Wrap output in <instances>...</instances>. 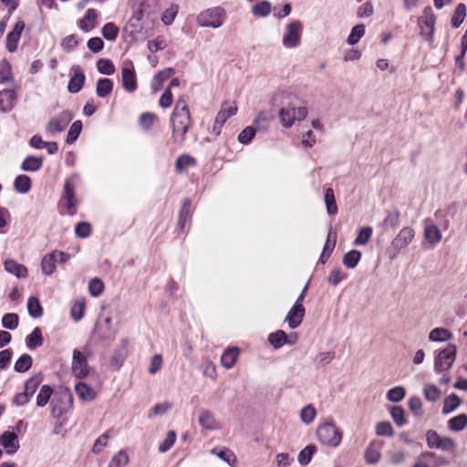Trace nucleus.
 <instances>
[{
  "mask_svg": "<svg viewBox=\"0 0 467 467\" xmlns=\"http://www.w3.org/2000/svg\"><path fill=\"white\" fill-rule=\"evenodd\" d=\"M272 103L273 106L279 108V119L285 128L291 127L296 120H302L307 115L306 108L298 106V98L291 92H276Z\"/></svg>",
  "mask_w": 467,
  "mask_h": 467,
  "instance_id": "1",
  "label": "nucleus"
},
{
  "mask_svg": "<svg viewBox=\"0 0 467 467\" xmlns=\"http://www.w3.org/2000/svg\"><path fill=\"white\" fill-rule=\"evenodd\" d=\"M190 125L191 115L187 102L183 97H181L171 115L172 139L175 143L182 144L185 140Z\"/></svg>",
  "mask_w": 467,
  "mask_h": 467,
  "instance_id": "2",
  "label": "nucleus"
},
{
  "mask_svg": "<svg viewBox=\"0 0 467 467\" xmlns=\"http://www.w3.org/2000/svg\"><path fill=\"white\" fill-rule=\"evenodd\" d=\"M80 182V176L78 173H72L66 178L63 185V191L61 193L58 206L61 209V213H67L74 215L77 213V206L78 204V199L76 195V189Z\"/></svg>",
  "mask_w": 467,
  "mask_h": 467,
  "instance_id": "3",
  "label": "nucleus"
},
{
  "mask_svg": "<svg viewBox=\"0 0 467 467\" xmlns=\"http://www.w3.org/2000/svg\"><path fill=\"white\" fill-rule=\"evenodd\" d=\"M318 441L327 446L337 448L342 441V432L332 421L325 422L317 430Z\"/></svg>",
  "mask_w": 467,
  "mask_h": 467,
  "instance_id": "4",
  "label": "nucleus"
},
{
  "mask_svg": "<svg viewBox=\"0 0 467 467\" xmlns=\"http://www.w3.org/2000/svg\"><path fill=\"white\" fill-rule=\"evenodd\" d=\"M225 19V10L221 6H215L200 13L197 23L202 27L218 28L223 26Z\"/></svg>",
  "mask_w": 467,
  "mask_h": 467,
  "instance_id": "5",
  "label": "nucleus"
},
{
  "mask_svg": "<svg viewBox=\"0 0 467 467\" xmlns=\"http://www.w3.org/2000/svg\"><path fill=\"white\" fill-rule=\"evenodd\" d=\"M414 236V229L409 226L402 228L390 243L388 249L389 257L395 259L400 251L407 247L412 242Z\"/></svg>",
  "mask_w": 467,
  "mask_h": 467,
  "instance_id": "6",
  "label": "nucleus"
},
{
  "mask_svg": "<svg viewBox=\"0 0 467 467\" xmlns=\"http://www.w3.org/2000/svg\"><path fill=\"white\" fill-rule=\"evenodd\" d=\"M436 16L431 6H427L423 10L422 16L418 19L420 36L429 43L433 41V34L435 30Z\"/></svg>",
  "mask_w": 467,
  "mask_h": 467,
  "instance_id": "7",
  "label": "nucleus"
},
{
  "mask_svg": "<svg viewBox=\"0 0 467 467\" xmlns=\"http://www.w3.org/2000/svg\"><path fill=\"white\" fill-rule=\"evenodd\" d=\"M303 32V24L299 20H294L285 26L282 37V44L285 48H295L299 46Z\"/></svg>",
  "mask_w": 467,
  "mask_h": 467,
  "instance_id": "8",
  "label": "nucleus"
},
{
  "mask_svg": "<svg viewBox=\"0 0 467 467\" xmlns=\"http://www.w3.org/2000/svg\"><path fill=\"white\" fill-rule=\"evenodd\" d=\"M426 442L430 449H438L442 451H452L456 446L451 438L441 436L434 430H429L426 432Z\"/></svg>",
  "mask_w": 467,
  "mask_h": 467,
  "instance_id": "9",
  "label": "nucleus"
},
{
  "mask_svg": "<svg viewBox=\"0 0 467 467\" xmlns=\"http://www.w3.org/2000/svg\"><path fill=\"white\" fill-rule=\"evenodd\" d=\"M456 357V347L454 345H448L445 348L441 350L434 361V369L437 372L448 370L453 364Z\"/></svg>",
  "mask_w": 467,
  "mask_h": 467,
  "instance_id": "10",
  "label": "nucleus"
},
{
  "mask_svg": "<svg viewBox=\"0 0 467 467\" xmlns=\"http://www.w3.org/2000/svg\"><path fill=\"white\" fill-rule=\"evenodd\" d=\"M72 119L73 114L69 110H63L48 121L46 127L47 133L54 135L63 131Z\"/></svg>",
  "mask_w": 467,
  "mask_h": 467,
  "instance_id": "11",
  "label": "nucleus"
},
{
  "mask_svg": "<svg viewBox=\"0 0 467 467\" xmlns=\"http://www.w3.org/2000/svg\"><path fill=\"white\" fill-rule=\"evenodd\" d=\"M72 371L77 378H85L89 372L87 356L78 349L73 350Z\"/></svg>",
  "mask_w": 467,
  "mask_h": 467,
  "instance_id": "12",
  "label": "nucleus"
},
{
  "mask_svg": "<svg viewBox=\"0 0 467 467\" xmlns=\"http://www.w3.org/2000/svg\"><path fill=\"white\" fill-rule=\"evenodd\" d=\"M24 28L25 23L23 21H18L15 25L13 30L7 34L5 39V47L9 52L14 53L16 51L18 42Z\"/></svg>",
  "mask_w": 467,
  "mask_h": 467,
  "instance_id": "13",
  "label": "nucleus"
},
{
  "mask_svg": "<svg viewBox=\"0 0 467 467\" xmlns=\"http://www.w3.org/2000/svg\"><path fill=\"white\" fill-rule=\"evenodd\" d=\"M122 87L128 92H134L137 89L136 73L133 67H123L121 69Z\"/></svg>",
  "mask_w": 467,
  "mask_h": 467,
  "instance_id": "14",
  "label": "nucleus"
},
{
  "mask_svg": "<svg viewBox=\"0 0 467 467\" xmlns=\"http://www.w3.org/2000/svg\"><path fill=\"white\" fill-rule=\"evenodd\" d=\"M305 316V307L302 304H295L289 310L285 321L290 328H296L302 322Z\"/></svg>",
  "mask_w": 467,
  "mask_h": 467,
  "instance_id": "15",
  "label": "nucleus"
},
{
  "mask_svg": "<svg viewBox=\"0 0 467 467\" xmlns=\"http://www.w3.org/2000/svg\"><path fill=\"white\" fill-rule=\"evenodd\" d=\"M0 443L8 454L15 453L19 448L18 438L14 431H5L0 437Z\"/></svg>",
  "mask_w": 467,
  "mask_h": 467,
  "instance_id": "16",
  "label": "nucleus"
},
{
  "mask_svg": "<svg viewBox=\"0 0 467 467\" xmlns=\"http://www.w3.org/2000/svg\"><path fill=\"white\" fill-rule=\"evenodd\" d=\"M441 233L431 219L424 221V238L431 244H436L441 240Z\"/></svg>",
  "mask_w": 467,
  "mask_h": 467,
  "instance_id": "17",
  "label": "nucleus"
},
{
  "mask_svg": "<svg viewBox=\"0 0 467 467\" xmlns=\"http://www.w3.org/2000/svg\"><path fill=\"white\" fill-rule=\"evenodd\" d=\"M98 24V12L89 8L87 10L83 18L78 21V27L84 32H90L97 26Z\"/></svg>",
  "mask_w": 467,
  "mask_h": 467,
  "instance_id": "18",
  "label": "nucleus"
},
{
  "mask_svg": "<svg viewBox=\"0 0 467 467\" xmlns=\"http://www.w3.org/2000/svg\"><path fill=\"white\" fill-rule=\"evenodd\" d=\"M16 94L13 89H4L0 91V110L9 112L15 107Z\"/></svg>",
  "mask_w": 467,
  "mask_h": 467,
  "instance_id": "19",
  "label": "nucleus"
},
{
  "mask_svg": "<svg viewBox=\"0 0 467 467\" xmlns=\"http://www.w3.org/2000/svg\"><path fill=\"white\" fill-rule=\"evenodd\" d=\"M382 443L379 441H372L365 451V460L369 464H376L381 457Z\"/></svg>",
  "mask_w": 467,
  "mask_h": 467,
  "instance_id": "20",
  "label": "nucleus"
},
{
  "mask_svg": "<svg viewBox=\"0 0 467 467\" xmlns=\"http://www.w3.org/2000/svg\"><path fill=\"white\" fill-rule=\"evenodd\" d=\"M237 112V107L234 103L225 102L222 105L221 110L216 116V122L219 129H222L226 120Z\"/></svg>",
  "mask_w": 467,
  "mask_h": 467,
  "instance_id": "21",
  "label": "nucleus"
},
{
  "mask_svg": "<svg viewBox=\"0 0 467 467\" xmlns=\"http://www.w3.org/2000/svg\"><path fill=\"white\" fill-rule=\"evenodd\" d=\"M85 82V75L80 70V68L77 67L75 69L74 75L70 78L67 89L70 93H78L83 87Z\"/></svg>",
  "mask_w": 467,
  "mask_h": 467,
  "instance_id": "22",
  "label": "nucleus"
},
{
  "mask_svg": "<svg viewBox=\"0 0 467 467\" xmlns=\"http://www.w3.org/2000/svg\"><path fill=\"white\" fill-rule=\"evenodd\" d=\"M268 341L275 348H279L285 344L293 345L295 343L294 340L288 339L286 333L283 330L271 333L268 337Z\"/></svg>",
  "mask_w": 467,
  "mask_h": 467,
  "instance_id": "23",
  "label": "nucleus"
},
{
  "mask_svg": "<svg viewBox=\"0 0 467 467\" xmlns=\"http://www.w3.org/2000/svg\"><path fill=\"white\" fill-rule=\"evenodd\" d=\"M239 350L237 348H230L226 349L221 357V364L226 369L232 368L236 363Z\"/></svg>",
  "mask_w": 467,
  "mask_h": 467,
  "instance_id": "24",
  "label": "nucleus"
},
{
  "mask_svg": "<svg viewBox=\"0 0 467 467\" xmlns=\"http://www.w3.org/2000/svg\"><path fill=\"white\" fill-rule=\"evenodd\" d=\"M191 218V201L185 198L182 201V207L179 213L178 228L183 230Z\"/></svg>",
  "mask_w": 467,
  "mask_h": 467,
  "instance_id": "25",
  "label": "nucleus"
},
{
  "mask_svg": "<svg viewBox=\"0 0 467 467\" xmlns=\"http://www.w3.org/2000/svg\"><path fill=\"white\" fill-rule=\"evenodd\" d=\"M4 265H5V269L8 273L16 275L18 278L26 277L27 275L26 267L21 264L16 263V261H14L12 259L5 260Z\"/></svg>",
  "mask_w": 467,
  "mask_h": 467,
  "instance_id": "26",
  "label": "nucleus"
},
{
  "mask_svg": "<svg viewBox=\"0 0 467 467\" xmlns=\"http://www.w3.org/2000/svg\"><path fill=\"white\" fill-rule=\"evenodd\" d=\"M75 390L78 396L85 401H91L96 398L95 390L84 382L77 383Z\"/></svg>",
  "mask_w": 467,
  "mask_h": 467,
  "instance_id": "27",
  "label": "nucleus"
},
{
  "mask_svg": "<svg viewBox=\"0 0 467 467\" xmlns=\"http://www.w3.org/2000/svg\"><path fill=\"white\" fill-rule=\"evenodd\" d=\"M43 336L40 327H36L33 331L26 337V345L29 349H35L43 344Z\"/></svg>",
  "mask_w": 467,
  "mask_h": 467,
  "instance_id": "28",
  "label": "nucleus"
},
{
  "mask_svg": "<svg viewBox=\"0 0 467 467\" xmlns=\"http://www.w3.org/2000/svg\"><path fill=\"white\" fill-rule=\"evenodd\" d=\"M451 337V332L444 327H435L429 333V340L432 342H445Z\"/></svg>",
  "mask_w": 467,
  "mask_h": 467,
  "instance_id": "29",
  "label": "nucleus"
},
{
  "mask_svg": "<svg viewBox=\"0 0 467 467\" xmlns=\"http://www.w3.org/2000/svg\"><path fill=\"white\" fill-rule=\"evenodd\" d=\"M200 425L207 430H216L219 428V424L216 421L213 414L210 410H204L199 417Z\"/></svg>",
  "mask_w": 467,
  "mask_h": 467,
  "instance_id": "30",
  "label": "nucleus"
},
{
  "mask_svg": "<svg viewBox=\"0 0 467 467\" xmlns=\"http://www.w3.org/2000/svg\"><path fill=\"white\" fill-rule=\"evenodd\" d=\"M43 165L42 157L28 156L26 157L21 165V169L25 171H36L41 169Z\"/></svg>",
  "mask_w": 467,
  "mask_h": 467,
  "instance_id": "31",
  "label": "nucleus"
},
{
  "mask_svg": "<svg viewBox=\"0 0 467 467\" xmlns=\"http://www.w3.org/2000/svg\"><path fill=\"white\" fill-rule=\"evenodd\" d=\"M113 89V82L109 78H100L97 82L96 92L99 98L108 97Z\"/></svg>",
  "mask_w": 467,
  "mask_h": 467,
  "instance_id": "32",
  "label": "nucleus"
},
{
  "mask_svg": "<svg viewBox=\"0 0 467 467\" xmlns=\"http://www.w3.org/2000/svg\"><path fill=\"white\" fill-rule=\"evenodd\" d=\"M366 27L363 24L357 25L352 27L350 34L347 38V43L350 46H354L359 42L364 36Z\"/></svg>",
  "mask_w": 467,
  "mask_h": 467,
  "instance_id": "33",
  "label": "nucleus"
},
{
  "mask_svg": "<svg viewBox=\"0 0 467 467\" xmlns=\"http://www.w3.org/2000/svg\"><path fill=\"white\" fill-rule=\"evenodd\" d=\"M119 33V27L112 22L106 23L101 28V34L108 41L114 42L117 39Z\"/></svg>",
  "mask_w": 467,
  "mask_h": 467,
  "instance_id": "34",
  "label": "nucleus"
},
{
  "mask_svg": "<svg viewBox=\"0 0 467 467\" xmlns=\"http://www.w3.org/2000/svg\"><path fill=\"white\" fill-rule=\"evenodd\" d=\"M467 426V415L459 414L448 421V428L452 431H461Z\"/></svg>",
  "mask_w": 467,
  "mask_h": 467,
  "instance_id": "35",
  "label": "nucleus"
},
{
  "mask_svg": "<svg viewBox=\"0 0 467 467\" xmlns=\"http://www.w3.org/2000/svg\"><path fill=\"white\" fill-rule=\"evenodd\" d=\"M16 192L20 193H26L31 189V179L25 174L18 175L14 182Z\"/></svg>",
  "mask_w": 467,
  "mask_h": 467,
  "instance_id": "36",
  "label": "nucleus"
},
{
  "mask_svg": "<svg viewBox=\"0 0 467 467\" xmlns=\"http://www.w3.org/2000/svg\"><path fill=\"white\" fill-rule=\"evenodd\" d=\"M129 462L130 458L127 452L124 450H120L112 457L108 467H126Z\"/></svg>",
  "mask_w": 467,
  "mask_h": 467,
  "instance_id": "37",
  "label": "nucleus"
},
{
  "mask_svg": "<svg viewBox=\"0 0 467 467\" xmlns=\"http://www.w3.org/2000/svg\"><path fill=\"white\" fill-rule=\"evenodd\" d=\"M32 358L28 354H23L15 363L14 369L18 373H24L32 367Z\"/></svg>",
  "mask_w": 467,
  "mask_h": 467,
  "instance_id": "38",
  "label": "nucleus"
},
{
  "mask_svg": "<svg viewBox=\"0 0 467 467\" xmlns=\"http://www.w3.org/2000/svg\"><path fill=\"white\" fill-rule=\"evenodd\" d=\"M461 404V400L456 394H450L443 403L442 412L449 414L454 411Z\"/></svg>",
  "mask_w": 467,
  "mask_h": 467,
  "instance_id": "39",
  "label": "nucleus"
},
{
  "mask_svg": "<svg viewBox=\"0 0 467 467\" xmlns=\"http://www.w3.org/2000/svg\"><path fill=\"white\" fill-rule=\"evenodd\" d=\"M41 269H42L43 274H45L46 275H50L55 272L56 260H55L54 254L52 253L45 255L42 258Z\"/></svg>",
  "mask_w": 467,
  "mask_h": 467,
  "instance_id": "40",
  "label": "nucleus"
},
{
  "mask_svg": "<svg viewBox=\"0 0 467 467\" xmlns=\"http://www.w3.org/2000/svg\"><path fill=\"white\" fill-rule=\"evenodd\" d=\"M53 389L48 385H43L36 396V405L38 407H45L49 401Z\"/></svg>",
  "mask_w": 467,
  "mask_h": 467,
  "instance_id": "41",
  "label": "nucleus"
},
{
  "mask_svg": "<svg viewBox=\"0 0 467 467\" xmlns=\"http://www.w3.org/2000/svg\"><path fill=\"white\" fill-rule=\"evenodd\" d=\"M325 203L328 214L335 215L337 213V206L336 203L334 192L331 188H327L326 190Z\"/></svg>",
  "mask_w": 467,
  "mask_h": 467,
  "instance_id": "42",
  "label": "nucleus"
},
{
  "mask_svg": "<svg viewBox=\"0 0 467 467\" xmlns=\"http://www.w3.org/2000/svg\"><path fill=\"white\" fill-rule=\"evenodd\" d=\"M361 259V253L358 250H351L343 256V264L348 268H354Z\"/></svg>",
  "mask_w": 467,
  "mask_h": 467,
  "instance_id": "43",
  "label": "nucleus"
},
{
  "mask_svg": "<svg viewBox=\"0 0 467 467\" xmlns=\"http://www.w3.org/2000/svg\"><path fill=\"white\" fill-rule=\"evenodd\" d=\"M27 310L29 315L34 318H37L42 316L43 309L39 303V300L36 296H30L28 298Z\"/></svg>",
  "mask_w": 467,
  "mask_h": 467,
  "instance_id": "44",
  "label": "nucleus"
},
{
  "mask_svg": "<svg viewBox=\"0 0 467 467\" xmlns=\"http://www.w3.org/2000/svg\"><path fill=\"white\" fill-rule=\"evenodd\" d=\"M337 242V234L332 229L329 230L325 246L323 248V257L328 258L332 254Z\"/></svg>",
  "mask_w": 467,
  "mask_h": 467,
  "instance_id": "45",
  "label": "nucleus"
},
{
  "mask_svg": "<svg viewBox=\"0 0 467 467\" xmlns=\"http://www.w3.org/2000/svg\"><path fill=\"white\" fill-rule=\"evenodd\" d=\"M317 448L315 445H307L306 448H304L298 454V462L306 466L307 465L313 457V454L316 452Z\"/></svg>",
  "mask_w": 467,
  "mask_h": 467,
  "instance_id": "46",
  "label": "nucleus"
},
{
  "mask_svg": "<svg viewBox=\"0 0 467 467\" xmlns=\"http://www.w3.org/2000/svg\"><path fill=\"white\" fill-rule=\"evenodd\" d=\"M466 16V6L464 4H459L451 17V25L453 27H459Z\"/></svg>",
  "mask_w": 467,
  "mask_h": 467,
  "instance_id": "47",
  "label": "nucleus"
},
{
  "mask_svg": "<svg viewBox=\"0 0 467 467\" xmlns=\"http://www.w3.org/2000/svg\"><path fill=\"white\" fill-rule=\"evenodd\" d=\"M126 355V341H123V346L115 351L110 360V366L114 368H119L122 365Z\"/></svg>",
  "mask_w": 467,
  "mask_h": 467,
  "instance_id": "48",
  "label": "nucleus"
},
{
  "mask_svg": "<svg viewBox=\"0 0 467 467\" xmlns=\"http://www.w3.org/2000/svg\"><path fill=\"white\" fill-rule=\"evenodd\" d=\"M1 322L5 328L14 330L18 327L19 317L16 313H7L3 316Z\"/></svg>",
  "mask_w": 467,
  "mask_h": 467,
  "instance_id": "49",
  "label": "nucleus"
},
{
  "mask_svg": "<svg viewBox=\"0 0 467 467\" xmlns=\"http://www.w3.org/2000/svg\"><path fill=\"white\" fill-rule=\"evenodd\" d=\"M372 235V228L370 226L362 227L354 240V245H365Z\"/></svg>",
  "mask_w": 467,
  "mask_h": 467,
  "instance_id": "50",
  "label": "nucleus"
},
{
  "mask_svg": "<svg viewBox=\"0 0 467 467\" xmlns=\"http://www.w3.org/2000/svg\"><path fill=\"white\" fill-rule=\"evenodd\" d=\"M271 12V5L268 1H261L255 4L252 8V13L254 16L265 17L267 16Z\"/></svg>",
  "mask_w": 467,
  "mask_h": 467,
  "instance_id": "51",
  "label": "nucleus"
},
{
  "mask_svg": "<svg viewBox=\"0 0 467 467\" xmlns=\"http://www.w3.org/2000/svg\"><path fill=\"white\" fill-rule=\"evenodd\" d=\"M41 381L42 379L40 376H32L25 382L24 391L32 397L35 394L37 388L39 387Z\"/></svg>",
  "mask_w": 467,
  "mask_h": 467,
  "instance_id": "52",
  "label": "nucleus"
},
{
  "mask_svg": "<svg viewBox=\"0 0 467 467\" xmlns=\"http://www.w3.org/2000/svg\"><path fill=\"white\" fill-rule=\"evenodd\" d=\"M81 130L82 122L80 120H76L75 122H73L67 132V142L68 144H72L73 142H75L78 138Z\"/></svg>",
  "mask_w": 467,
  "mask_h": 467,
  "instance_id": "53",
  "label": "nucleus"
},
{
  "mask_svg": "<svg viewBox=\"0 0 467 467\" xmlns=\"http://www.w3.org/2000/svg\"><path fill=\"white\" fill-rule=\"evenodd\" d=\"M98 71L104 75H112L115 72V67L111 60L100 58L97 61Z\"/></svg>",
  "mask_w": 467,
  "mask_h": 467,
  "instance_id": "54",
  "label": "nucleus"
},
{
  "mask_svg": "<svg viewBox=\"0 0 467 467\" xmlns=\"http://www.w3.org/2000/svg\"><path fill=\"white\" fill-rule=\"evenodd\" d=\"M103 290L104 284L99 278L94 277L89 281L88 292L92 296H99L103 293Z\"/></svg>",
  "mask_w": 467,
  "mask_h": 467,
  "instance_id": "55",
  "label": "nucleus"
},
{
  "mask_svg": "<svg viewBox=\"0 0 467 467\" xmlns=\"http://www.w3.org/2000/svg\"><path fill=\"white\" fill-rule=\"evenodd\" d=\"M256 133L255 128L248 126L244 129L238 135V141L242 144H249L254 138Z\"/></svg>",
  "mask_w": 467,
  "mask_h": 467,
  "instance_id": "56",
  "label": "nucleus"
},
{
  "mask_svg": "<svg viewBox=\"0 0 467 467\" xmlns=\"http://www.w3.org/2000/svg\"><path fill=\"white\" fill-rule=\"evenodd\" d=\"M175 441L176 432L174 431H169L165 440L159 445V451L162 453L168 451L173 446Z\"/></svg>",
  "mask_w": 467,
  "mask_h": 467,
  "instance_id": "57",
  "label": "nucleus"
},
{
  "mask_svg": "<svg viewBox=\"0 0 467 467\" xmlns=\"http://www.w3.org/2000/svg\"><path fill=\"white\" fill-rule=\"evenodd\" d=\"M317 415L316 409L312 405H306L301 410L300 418L306 424H310Z\"/></svg>",
  "mask_w": 467,
  "mask_h": 467,
  "instance_id": "58",
  "label": "nucleus"
},
{
  "mask_svg": "<svg viewBox=\"0 0 467 467\" xmlns=\"http://www.w3.org/2000/svg\"><path fill=\"white\" fill-rule=\"evenodd\" d=\"M178 13V6L176 5H171L168 7L161 16V21L164 25L169 26L171 25L175 19V16Z\"/></svg>",
  "mask_w": 467,
  "mask_h": 467,
  "instance_id": "59",
  "label": "nucleus"
},
{
  "mask_svg": "<svg viewBox=\"0 0 467 467\" xmlns=\"http://www.w3.org/2000/svg\"><path fill=\"white\" fill-rule=\"evenodd\" d=\"M335 358V352L326 351L317 355L315 362L317 367H323L329 364Z\"/></svg>",
  "mask_w": 467,
  "mask_h": 467,
  "instance_id": "60",
  "label": "nucleus"
},
{
  "mask_svg": "<svg viewBox=\"0 0 467 467\" xmlns=\"http://www.w3.org/2000/svg\"><path fill=\"white\" fill-rule=\"evenodd\" d=\"M11 78V65L6 59L0 61V84L7 82Z\"/></svg>",
  "mask_w": 467,
  "mask_h": 467,
  "instance_id": "61",
  "label": "nucleus"
},
{
  "mask_svg": "<svg viewBox=\"0 0 467 467\" xmlns=\"http://www.w3.org/2000/svg\"><path fill=\"white\" fill-rule=\"evenodd\" d=\"M211 452L213 454H215L217 457H219L223 462H227L228 464H231V462L234 460V453L227 448H222L218 451L217 448H213Z\"/></svg>",
  "mask_w": 467,
  "mask_h": 467,
  "instance_id": "62",
  "label": "nucleus"
},
{
  "mask_svg": "<svg viewBox=\"0 0 467 467\" xmlns=\"http://www.w3.org/2000/svg\"><path fill=\"white\" fill-rule=\"evenodd\" d=\"M109 436L107 432L101 434L99 436V438L95 441L93 447H92V452L95 454H99L103 449L108 445Z\"/></svg>",
  "mask_w": 467,
  "mask_h": 467,
  "instance_id": "63",
  "label": "nucleus"
},
{
  "mask_svg": "<svg viewBox=\"0 0 467 467\" xmlns=\"http://www.w3.org/2000/svg\"><path fill=\"white\" fill-rule=\"evenodd\" d=\"M202 372L204 377L210 378L212 379H215L216 367L211 360H205L201 366Z\"/></svg>",
  "mask_w": 467,
  "mask_h": 467,
  "instance_id": "64",
  "label": "nucleus"
}]
</instances>
